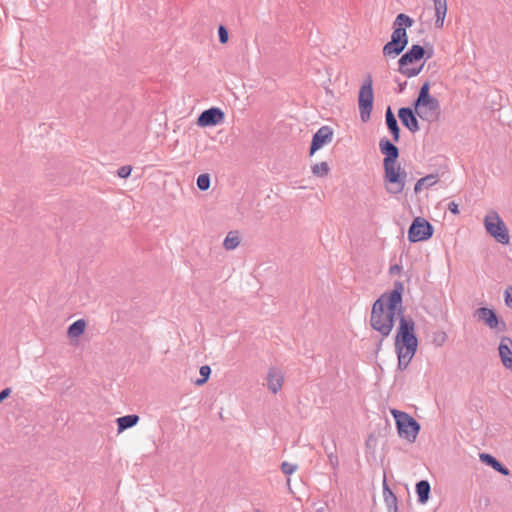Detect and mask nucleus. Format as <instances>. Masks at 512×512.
I'll use <instances>...</instances> for the list:
<instances>
[{"mask_svg":"<svg viewBox=\"0 0 512 512\" xmlns=\"http://www.w3.org/2000/svg\"><path fill=\"white\" fill-rule=\"evenodd\" d=\"M414 110L411 107H402L398 110V117L404 127L410 132L416 133L420 130L416 114L422 120H430L433 115L440 113V102L430 95V82L426 81L420 87L417 98L413 102Z\"/></svg>","mask_w":512,"mask_h":512,"instance_id":"f257e3e1","label":"nucleus"},{"mask_svg":"<svg viewBox=\"0 0 512 512\" xmlns=\"http://www.w3.org/2000/svg\"><path fill=\"white\" fill-rule=\"evenodd\" d=\"M379 149L385 156L383 159V167L386 191L393 195L399 194L404 190L407 178V173L397 164L399 149L386 137L380 139Z\"/></svg>","mask_w":512,"mask_h":512,"instance_id":"f03ea898","label":"nucleus"},{"mask_svg":"<svg viewBox=\"0 0 512 512\" xmlns=\"http://www.w3.org/2000/svg\"><path fill=\"white\" fill-rule=\"evenodd\" d=\"M403 290V283L396 281L391 292L383 293L374 302L370 320H406L402 307Z\"/></svg>","mask_w":512,"mask_h":512,"instance_id":"7ed1b4c3","label":"nucleus"},{"mask_svg":"<svg viewBox=\"0 0 512 512\" xmlns=\"http://www.w3.org/2000/svg\"><path fill=\"white\" fill-rule=\"evenodd\" d=\"M415 322H400L395 337V350L398 357V368L405 370L413 359L418 340L415 334Z\"/></svg>","mask_w":512,"mask_h":512,"instance_id":"20e7f679","label":"nucleus"},{"mask_svg":"<svg viewBox=\"0 0 512 512\" xmlns=\"http://www.w3.org/2000/svg\"><path fill=\"white\" fill-rule=\"evenodd\" d=\"M413 23V19L404 13L396 16L393 23L391 40L384 45L382 50L384 56L396 57L404 51L408 45L406 28L411 27Z\"/></svg>","mask_w":512,"mask_h":512,"instance_id":"39448f33","label":"nucleus"},{"mask_svg":"<svg viewBox=\"0 0 512 512\" xmlns=\"http://www.w3.org/2000/svg\"><path fill=\"white\" fill-rule=\"evenodd\" d=\"M426 55V49L418 44L412 45L398 60V71L407 78L416 77L424 67L422 63L419 67H409V64L420 61Z\"/></svg>","mask_w":512,"mask_h":512,"instance_id":"423d86ee","label":"nucleus"},{"mask_svg":"<svg viewBox=\"0 0 512 512\" xmlns=\"http://www.w3.org/2000/svg\"><path fill=\"white\" fill-rule=\"evenodd\" d=\"M484 227L487 233L498 243L502 245H508L510 243L508 228L496 211L491 210L484 217Z\"/></svg>","mask_w":512,"mask_h":512,"instance_id":"0eeeda50","label":"nucleus"},{"mask_svg":"<svg viewBox=\"0 0 512 512\" xmlns=\"http://www.w3.org/2000/svg\"><path fill=\"white\" fill-rule=\"evenodd\" d=\"M391 413L395 418L399 436L410 443L414 442L420 430L419 423L406 412L393 409Z\"/></svg>","mask_w":512,"mask_h":512,"instance_id":"6e6552de","label":"nucleus"},{"mask_svg":"<svg viewBox=\"0 0 512 512\" xmlns=\"http://www.w3.org/2000/svg\"><path fill=\"white\" fill-rule=\"evenodd\" d=\"M373 99L372 77L371 75H368L360 87L358 96V106L362 122H367L370 119L373 108Z\"/></svg>","mask_w":512,"mask_h":512,"instance_id":"1a4fd4ad","label":"nucleus"},{"mask_svg":"<svg viewBox=\"0 0 512 512\" xmlns=\"http://www.w3.org/2000/svg\"><path fill=\"white\" fill-rule=\"evenodd\" d=\"M433 232V226L425 218L416 217L408 229V240L411 243L426 241L432 237Z\"/></svg>","mask_w":512,"mask_h":512,"instance_id":"9d476101","label":"nucleus"},{"mask_svg":"<svg viewBox=\"0 0 512 512\" xmlns=\"http://www.w3.org/2000/svg\"><path fill=\"white\" fill-rule=\"evenodd\" d=\"M225 114L218 107H211L200 113L197 118L196 124L199 127L216 126L224 120Z\"/></svg>","mask_w":512,"mask_h":512,"instance_id":"9b49d317","label":"nucleus"},{"mask_svg":"<svg viewBox=\"0 0 512 512\" xmlns=\"http://www.w3.org/2000/svg\"><path fill=\"white\" fill-rule=\"evenodd\" d=\"M333 137V130L329 126H322L313 135L310 145V155L321 149L324 145L331 142Z\"/></svg>","mask_w":512,"mask_h":512,"instance_id":"f8f14e48","label":"nucleus"},{"mask_svg":"<svg viewBox=\"0 0 512 512\" xmlns=\"http://www.w3.org/2000/svg\"><path fill=\"white\" fill-rule=\"evenodd\" d=\"M498 352L503 366L512 370V339L503 336L500 340Z\"/></svg>","mask_w":512,"mask_h":512,"instance_id":"ddd939ff","label":"nucleus"},{"mask_svg":"<svg viewBox=\"0 0 512 512\" xmlns=\"http://www.w3.org/2000/svg\"><path fill=\"white\" fill-rule=\"evenodd\" d=\"M284 382L283 373L278 368H270L267 374L268 389L276 394L281 390Z\"/></svg>","mask_w":512,"mask_h":512,"instance_id":"4468645a","label":"nucleus"},{"mask_svg":"<svg viewBox=\"0 0 512 512\" xmlns=\"http://www.w3.org/2000/svg\"><path fill=\"white\" fill-rule=\"evenodd\" d=\"M385 122L388 130L392 135V139L394 142H399L400 140V128L397 122V119L391 109V107H387L385 112Z\"/></svg>","mask_w":512,"mask_h":512,"instance_id":"2eb2a0df","label":"nucleus"},{"mask_svg":"<svg viewBox=\"0 0 512 512\" xmlns=\"http://www.w3.org/2000/svg\"><path fill=\"white\" fill-rule=\"evenodd\" d=\"M480 460L504 476H507L510 473L507 467L502 465L494 456L490 454L481 453Z\"/></svg>","mask_w":512,"mask_h":512,"instance_id":"dca6fc26","label":"nucleus"},{"mask_svg":"<svg viewBox=\"0 0 512 512\" xmlns=\"http://www.w3.org/2000/svg\"><path fill=\"white\" fill-rule=\"evenodd\" d=\"M434 9H435V26L437 28H442L444 24V20L447 14V1L446 0H433Z\"/></svg>","mask_w":512,"mask_h":512,"instance_id":"f3484780","label":"nucleus"},{"mask_svg":"<svg viewBox=\"0 0 512 512\" xmlns=\"http://www.w3.org/2000/svg\"><path fill=\"white\" fill-rule=\"evenodd\" d=\"M438 181H439L438 174H428L425 177L420 178L414 186L415 194L420 193L424 188L428 189V188L434 186Z\"/></svg>","mask_w":512,"mask_h":512,"instance_id":"a211bd4d","label":"nucleus"},{"mask_svg":"<svg viewBox=\"0 0 512 512\" xmlns=\"http://www.w3.org/2000/svg\"><path fill=\"white\" fill-rule=\"evenodd\" d=\"M139 416L130 414L117 418L118 432H122L128 428L135 426L139 422Z\"/></svg>","mask_w":512,"mask_h":512,"instance_id":"6ab92c4d","label":"nucleus"},{"mask_svg":"<svg viewBox=\"0 0 512 512\" xmlns=\"http://www.w3.org/2000/svg\"><path fill=\"white\" fill-rule=\"evenodd\" d=\"M430 491L431 487L427 480H421L416 484V493L420 503L424 504L428 501Z\"/></svg>","mask_w":512,"mask_h":512,"instance_id":"aec40b11","label":"nucleus"},{"mask_svg":"<svg viewBox=\"0 0 512 512\" xmlns=\"http://www.w3.org/2000/svg\"><path fill=\"white\" fill-rule=\"evenodd\" d=\"M240 244L237 231H230L224 239L223 246L226 250H234Z\"/></svg>","mask_w":512,"mask_h":512,"instance_id":"412c9836","label":"nucleus"},{"mask_svg":"<svg viewBox=\"0 0 512 512\" xmlns=\"http://www.w3.org/2000/svg\"><path fill=\"white\" fill-rule=\"evenodd\" d=\"M474 317L476 320H498L496 312L486 307L478 308L474 312Z\"/></svg>","mask_w":512,"mask_h":512,"instance_id":"4be33fe9","label":"nucleus"},{"mask_svg":"<svg viewBox=\"0 0 512 512\" xmlns=\"http://www.w3.org/2000/svg\"><path fill=\"white\" fill-rule=\"evenodd\" d=\"M86 328V322H73L68 328V336L73 339L79 337Z\"/></svg>","mask_w":512,"mask_h":512,"instance_id":"5701e85b","label":"nucleus"},{"mask_svg":"<svg viewBox=\"0 0 512 512\" xmlns=\"http://www.w3.org/2000/svg\"><path fill=\"white\" fill-rule=\"evenodd\" d=\"M394 322H370L374 330L380 332L383 336H388L392 331Z\"/></svg>","mask_w":512,"mask_h":512,"instance_id":"b1692460","label":"nucleus"},{"mask_svg":"<svg viewBox=\"0 0 512 512\" xmlns=\"http://www.w3.org/2000/svg\"><path fill=\"white\" fill-rule=\"evenodd\" d=\"M312 173L318 177H324L329 173V166L327 162H320L312 166Z\"/></svg>","mask_w":512,"mask_h":512,"instance_id":"393cba45","label":"nucleus"},{"mask_svg":"<svg viewBox=\"0 0 512 512\" xmlns=\"http://www.w3.org/2000/svg\"><path fill=\"white\" fill-rule=\"evenodd\" d=\"M196 184L199 190L207 191L211 184L210 175L207 173L200 174L197 177Z\"/></svg>","mask_w":512,"mask_h":512,"instance_id":"a878e982","label":"nucleus"},{"mask_svg":"<svg viewBox=\"0 0 512 512\" xmlns=\"http://www.w3.org/2000/svg\"><path fill=\"white\" fill-rule=\"evenodd\" d=\"M446 340H447L446 332L440 331V330L433 332L431 341H432L433 345H435L436 347L443 346L444 343L446 342Z\"/></svg>","mask_w":512,"mask_h":512,"instance_id":"bb28decb","label":"nucleus"},{"mask_svg":"<svg viewBox=\"0 0 512 512\" xmlns=\"http://www.w3.org/2000/svg\"><path fill=\"white\" fill-rule=\"evenodd\" d=\"M199 372H200L201 378L197 379L195 381V384L197 386H202L209 379V376L211 374V368L208 365H204V366L200 367Z\"/></svg>","mask_w":512,"mask_h":512,"instance_id":"cd10ccee","label":"nucleus"},{"mask_svg":"<svg viewBox=\"0 0 512 512\" xmlns=\"http://www.w3.org/2000/svg\"><path fill=\"white\" fill-rule=\"evenodd\" d=\"M280 469L285 475H291L298 469V465L285 461L282 462Z\"/></svg>","mask_w":512,"mask_h":512,"instance_id":"c85d7f7f","label":"nucleus"},{"mask_svg":"<svg viewBox=\"0 0 512 512\" xmlns=\"http://www.w3.org/2000/svg\"><path fill=\"white\" fill-rule=\"evenodd\" d=\"M325 452L327 454L330 465L333 469H337L339 466V459L335 452H328V448L325 447Z\"/></svg>","mask_w":512,"mask_h":512,"instance_id":"c756f323","label":"nucleus"},{"mask_svg":"<svg viewBox=\"0 0 512 512\" xmlns=\"http://www.w3.org/2000/svg\"><path fill=\"white\" fill-rule=\"evenodd\" d=\"M218 37H219V42L221 44H225L228 42V39H229L228 30L223 25H220L218 27Z\"/></svg>","mask_w":512,"mask_h":512,"instance_id":"7c9ffc66","label":"nucleus"},{"mask_svg":"<svg viewBox=\"0 0 512 512\" xmlns=\"http://www.w3.org/2000/svg\"><path fill=\"white\" fill-rule=\"evenodd\" d=\"M131 171H132V167L129 166V165H124V166H121L118 171H117V175L120 177V178H127L130 176L131 174Z\"/></svg>","mask_w":512,"mask_h":512,"instance_id":"2f4dec72","label":"nucleus"},{"mask_svg":"<svg viewBox=\"0 0 512 512\" xmlns=\"http://www.w3.org/2000/svg\"><path fill=\"white\" fill-rule=\"evenodd\" d=\"M504 300L506 306L512 308V286H509L504 291Z\"/></svg>","mask_w":512,"mask_h":512,"instance_id":"473e14b6","label":"nucleus"},{"mask_svg":"<svg viewBox=\"0 0 512 512\" xmlns=\"http://www.w3.org/2000/svg\"><path fill=\"white\" fill-rule=\"evenodd\" d=\"M489 327L497 332L504 331L506 328V322H486Z\"/></svg>","mask_w":512,"mask_h":512,"instance_id":"72a5a7b5","label":"nucleus"},{"mask_svg":"<svg viewBox=\"0 0 512 512\" xmlns=\"http://www.w3.org/2000/svg\"><path fill=\"white\" fill-rule=\"evenodd\" d=\"M384 490L388 491L390 496H391V498H392V501H393V512H398V508H397V504H396L397 499H396L395 495L389 490L385 480H384Z\"/></svg>","mask_w":512,"mask_h":512,"instance_id":"f704fd0d","label":"nucleus"},{"mask_svg":"<svg viewBox=\"0 0 512 512\" xmlns=\"http://www.w3.org/2000/svg\"><path fill=\"white\" fill-rule=\"evenodd\" d=\"M448 209L453 214H458L459 213L458 204H456L453 201L449 203Z\"/></svg>","mask_w":512,"mask_h":512,"instance_id":"c9c22d12","label":"nucleus"},{"mask_svg":"<svg viewBox=\"0 0 512 512\" xmlns=\"http://www.w3.org/2000/svg\"><path fill=\"white\" fill-rule=\"evenodd\" d=\"M11 393V389L10 388H5L4 390H2L0 392V403L6 399Z\"/></svg>","mask_w":512,"mask_h":512,"instance_id":"e433bc0d","label":"nucleus"},{"mask_svg":"<svg viewBox=\"0 0 512 512\" xmlns=\"http://www.w3.org/2000/svg\"><path fill=\"white\" fill-rule=\"evenodd\" d=\"M432 56H433V49H432V48H430V49L426 50V55H425V57H424V58H425V59H429V58H431Z\"/></svg>","mask_w":512,"mask_h":512,"instance_id":"4c0bfd02","label":"nucleus"},{"mask_svg":"<svg viewBox=\"0 0 512 512\" xmlns=\"http://www.w3.org/2000/svg\"><path fill=\"white\" fill-rule=\"evenodd\" d=\"M406 85H407V82L404 81L403 83H399L398 87H399V92H403L404 89L406 88Z\"/></svg>","mask_w":512,"mask_h":512,"instance_id":"58836bf2","label":"nucleus"},{"mask_svg":"<svg viewBox=\"0 0 512 512\" xmlns=\"http://www.w3.org/2000/svg\"><path fill=\"white\" fill-rule=\"evenodd\" d=\"M286 486H287L288 490L292 493L293 491H292V488H291V480H290V478L287 479Z\"/></svg>","mask_w":512,"mask_h":512,"instance_id":"ea45409f","label":"nucleus"},{"mask_svg":"<svg viewBox=\"0 0 512 512\" xmlns=\"http://www.w3.org/2000/svg\"><path fill=\"white\" fill-rule=\"evenodd\" d=\"M396 270H400V267L398 265H394L390 268V271L393 273Z\"/></svg>","mask_w":512,"mask_h":512,"instance_id":"a19ab883","label":"nucleus"},{"mask_svg":"<svg viewBox=\"0 0 512 512\" xmlns=\"http://www.w3.org/2000/svg\"><path fill=\"white\" fill-rule=\"evenodd\" d=\"M328 452H335L334 449H328Z\"/></svg>","mask_w":512,"mask_h":512,"instance_id":"79ce46f5","label":"nucleus"},{"mask_svg":"<svg viewBox=\"0 0 512 512\" xmlns=\"http://www.w3.org/2000/svg\"><path fill=\"white\" fill-rule=\"evenodd\" d=\"M257 512H261V511H257Z\"/></svg>","mask_w":512,"mask_h":512,"instance_id":"37998d69","label":"nucleus"}]
</instances>
